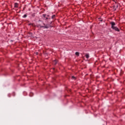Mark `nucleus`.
Returning <instances> with one entry per match:
<instances>
[{"mask_svg": "<svg viewBox=\"0 0 125 125\" xmlns=\"http://www.w3.org/2000/svg\"><path fill=\"white\" fill-rule=\"evenodd\" d=\"M72 79L73 80L75 79V77H74V76H72Z\"/></svg>", "mask_w": 125, "mask_h": 125, "instance_id": "9d476101", "label": "nucleus"}, {"mask_svg": "<svg viewBox=\"0 0 125 125\" xmlns=\"http://www.w3.org/2000/svg\"><path fill=\"white\" fill-rule=\"evenodd\" d=\"M43 28H45V29H47L48 27L45 26H43Z\"/></svg>", "mask_w": 125, "mask_h": 125, "instance_id": "1a4fd4ad", "label": "nucleus"}, {"mask_svg": "<svg viewBox=\"0 0 125 125\" xmlns=\"http://www.w3.org/2000/svg\"><path fill=\"white\" fill-rule=\"evenodd\" d=\"M85 58L87 59H88V58H89V54H86L85 55Z\"/></svg>", "mask_w": 125, "mask_h": 125, "instance_id": "7ed1b4c3", "label": "nucleus"}, {"mask_svg": "<svg viewBox=\"0 0 125 125\" xmlns=\"http://www.w3.org/2000/svg\"><path fill=\"white\" fill-rule=\"evenodd\" d=\"M52 19H54V18H55V15H54L52 16L51 17Z\"/></svg>", "mask_w": 125, "mask_h": 125, "instance_id": "6e6552de", "label": "nucleus"}, {"mask_svg": "<svg viewBox=\"0 0 125 125\" xmlns=\"http://www.w3.org/2000/svg\"><path fill=\"white\" fill-rule=\"evenodd\" d=\"M101 21H102V20H101Z\"/></svg>", "mask_w": 125, "mask_h": 125, "instance_id": "f8f14e48", "label": "nucleus"}, {"mask_svg": "<svg viewBox=\"0 0 125 125\" xmlns=\"http://www.w3.org/2000/svg\"><path fill=\"white\" fill-rule=\"evenodd\" d=\"M14 7H16V8H17L18 7V3H15L14 4Z\"/></svg>", "mask_w": 125, "mask_h": 125, "instance_id": "39448f33", "label": "nucleus"}, {"mask_svg": "<svg viewBox=\"0 0 125 125\" xmlns=\"http://www.w3.org/2000/svg\"><path fill=\"white\" fill-rule=\"evenodd\" d=\"M36 54H38V53H36Z\"/></svg>", "mask_w": 125, "mask_h": 125, "instance_id": "9b49d317", "label": "nucleus"}, {"mask_svg": "<svg viewBox=\"0 0 125 125\" xmlns=\"http://www.w3.org/2000/svg\"><path fill=\"white\" fill-rule=\"evenodd\" d=\"M23 18H26L27 17V15L26 14H24L23 16Z\"/></svg>", "mask_w": 125, "mask_h": 125, "instance_id": "0eeeda50", "label": "nucleus"}, {"mask_svg": "<svg viewBox=\"0 0 125 125\" xmlns=\"http://www.w3.org/2000/svg\"><path fill=\"white\" fill-rule=\"evenodd\" d=\"M110 24L111 25V28L112 30H114L115 31H116V32H120V29H119V28L117 27L116 26H115V25H116L115 22L111 21L110 22Z\"/></svg>", "mask_w": 125, "mask_h": 125, "instance_id": "f257e3e1", "label": "nucleus"}, {"mask_svg": "<svg viewBox=\"0 0 125 125\" xmlns=\"http://www.w3.org/2000/svg\"><path fill=\"white\" fill-rule=\"evenodd\" d=\"M75 54H76V55H77L78 56H79V55H80V53H79V52H76L75 53Z\"/></svg>", "mask_w": 125, "mask_h": 125, "instance_id": "423d86ee", "label": "nucleus"}, {"mask_svg": "<svg viewBox=\"0 0 125 125\" xmlns=\"http://www.w3.org/2000/svg\"><path fill=\"white\" fill-rule=\"evenodd\" d=\"M53 64L54 65H56V64H57V60H55L53 61Z\"/></svg>", "mask_w": 125, "mask_h": 125, "instance_id": "f03ea898", "label": "nucleus"}, {"mask_svg": "<svg viewBox=\"0 0 125 125\" xmlns=\"http://www.w3.org/2000/svg\"><path fill=\"white\" fill-rule=\"evenodd\" d=\"M42 16H43V17H44V18H46V20H47V19H48V18L46 17V14H43Z\"/></svg>", "mask_w": 125, "mask_h": 125, "instance_id": "20e7f679", "label": "nucleus"}]
</instances>
